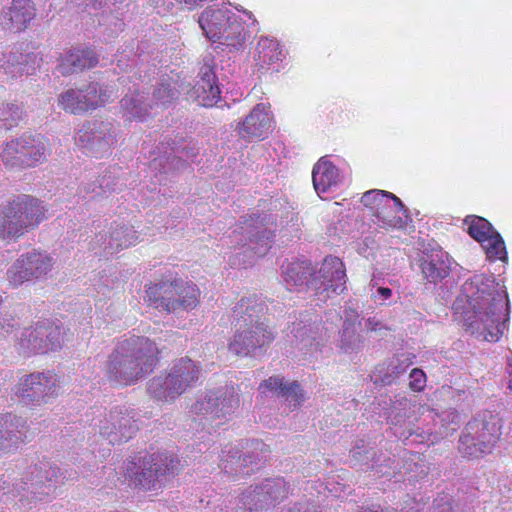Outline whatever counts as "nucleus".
I'll use <instances>...</instances> for the list:
<instances>
[{
	"label": "nucleus",
	"mask_w": 512,
	"mask_h": 512,
	"mask_svg": "<svg viewBox=\"0 0 512 512\" xmlns=\"http://www.w3.org/2000/svg\"><path fill=\"white\" fill-rule=\"evenodd\" d=\"M20 403L27 406H41L58 396L56 376L50 372H34L20 378L14 387Z\"/></svg>",
	"instance_id": "ddd939ff"
},
{
	"label": "nucleus",
	"mask_w": 512,
	"mask_h": 512,
	"mask_svg": "<svg viewBox=\"0 0 512 512\" xmlns=\"http://www.w3.org/2000/svg\"><path fill=\"white\" fill-rule=\"evenodd\" d=\"M288 491L289 485L284 478H267L240 494L236 512L268 511L282 502Z\"/></svg>",
	"instance_id": "f8f14e48"
},
{
	"label": "nucleus",
	"mask_w": 512,
	"mask_h": 512,
	"mask_svg": "<svg viewBox=\"0 0 512 512\" xmlns=\"http://www.w3.org/2000/svg\"><path fill=\"white\" fill-rule=\"evenodd\" d=\"M433 512H451L450 504L447 502L443 505H437L434 507Z\"/></svg>",
	"instance_id": "bf43d9fd"
},
{
	"label": "nucleus",
	"mask_w": 512,
	"mask_h": 512,
	"mask_svg": "<svg viewBox=\"0 0 512 512\" xmlns=\"http://www.w3.org/2000/svg\"><path fill=\"white\" fill-rule=\"evenodd\" d=\"M261 387H265L274 392L277 397L282 398L290 410L297 408L304 401L302 390L296 381L286 383L281 377H270L260 385Z\"/></svg>",
	"instance_id": "c9c22d12"
},
{
	"label": "nucleus",
	"mask_w": 512,
	"mask_h": 512,
	"mask_svg": "<svg viewBox=\"0 0 512 512\" xmlns=\"http://www.w3.org/2000/svg\"><path fill=\"white\" fill-rule=\"evenodd\" d=\"M500 429V419L490 412L472 419L459 437V453L468 459H478L491 453L499 439Z\"/></svg>",
	"instance_id": "423d86ee"
},
{
	"label": "nucleus",
	"mask_w": 512,
	"mask_h": 512,
	"mask_svg": "<svg viewBox=\"0 0 512 512\" xmlns=\"http://www.w3.org/2000/svg\"><path fill=\"white\" fill-rule=\"evenodd\" d=\"M269 446L262 440L247 441L245 451L230 448L222 452L220 468L225 474L231 476H250L259 470L268 460Z\"/></svg>",
	"instance_id": "9b49d317"
},
{
	"label": "nucleus",
	"mask_w": 512,
	"mask_h": 512,
	"mask_svg": "<svg viewBox=\"0 0 512 512\" xmlns=\"http://www.w3.org/2000/svg\"><path fill=\"white\" fill-rule=\"evenodd\" d=\"M21 491H27L25 486V481L21 479L18 482L11 483L10 477L2 476L0 480V493L3 495H13L17 496L21 493Z\"/></svg>",
	"instance_id": "09e8293b"
},
{
	"label": "nucleus",
	"mask_w": 512,
	"mask_h": 512,
	"mask_svg": "<svg viewBox=\"0 0 512 512\" xmlns=\"http://www.w3.org/2000/svg\"><path fill=\"white\" fill-rule=\"evenodd\" d=\"M146 287L145 301L159 311L177 313L192 310L199 303L200 290L197 285L173 273Z\"/></svg>",
	"instance_id": "20e7f679"
},
{
	"label": "nucleus",
	"mask_w": 512,
	"mask_h": 512,
	"mask_svg": "<svg viewBox=\"0 0 512 512\" xmlns=\"http://www.w3.org/2000/svg\"><path fill=\"white\" fill-rule=\"evenodd\" d=\"M98 63L95 51L89 47H75L66 52L60 59L57 71L63 75H71L93 68Z\"/></svg>",
	"instance_id": "473e14b6"
},
{
	"label": "nucleus",
	"mask_w": 512,
	"mask_h": 512,
	"mask_svg": "<svg viewBox=\"0 0 512 512\" xmlns=\"http://www.w3.org/2000/svg\"><path fill=\"white\" fill-rule=\"evenodd\" d=\"M233 234H239L245 237V242L241 244L243 253L248 251L253 252L258 257H263L271 248L274 239V233L263 226H255L246 224L233 231Z\"/></svg>",
	"instance_id": "c756f323"
},
{
	"label": "nucleus",
	"mask_w": 512,
	"mask_h": 512,
	"mask_svg": "<svg viewBox=\"0 0 512 512\" xmlns=\"http://www.w3.org/2000/svg\"><path fill=\"white\" fill-rule=\"evenodd\" d=\"M282 277L289 290L307 287L311 290L310 279L314 274L312 263L308 260H298L282 264Z\"/></svg>",
	"instance_id": "f704fd0d"
},
{
	"label": "nucleus",
	"mask_w": 512,
	"mask_h": 512,
	"mask_svg": "<svg viewBox=\"0 0 512 512\" xmlns=\"http://www.w3.org/2000/svg\"><path fill=\"white\" fill-rule=\"evenodd\" d=\"M137 412L127 406L113 407L99 421V433L111 445H119L132 439L139 430Z\"/></svg>",
	"instance_id": "4468645a"
},
{
	"label": "nucleus",
	"mask_w": 512,
	"mask_h": 512,
	"mask_svg": "<svg viewBox=\"0 0 512 512\" xmlns=\"http://www.w3.org/2000/svg\"><path fill=\"white\" fill-rule=\"evenodd\" d=\"M35 17V9L30 0H12L9 7H5L0 15V24L3 29L19 32Z\"/></svg>",
	"instance_id": "2f4dec72"
},
{
	"label": "nucleus",
	"mask_w": 512,
	"mask_h": 512,
	"mask_svg": "<svg viewBox=\"0 0 512 512\" xmlns=\"http://www.w3.org/2000/svg\"><path fill=\"white\" fill-rule=\"evenodd\" d=\"M357 317L354 311L346 314L340 334L339 348L347 354L357 353L363 347V337L356 327Z\"/></svg>",
	"instance_id": "ea45409f"
},
{
	"label": "nucleus",
	"mask_w": 512,
	"mask_h": 512,
	"mask_svg": "<svg viewBox=\"0 0 512 512\" xmlns=\"http://www.w3.org/2000/svg\"><path fill=\"white\" fill-rule=\"evenodd\" d=\"M272 117L269 107L257 104L245 119L238 123L237 131L242 138L264 139L271 130Z\"/></svg>",
	"instance_id": "c85d7f7f"
},
{
	"label": "nucleus",
	"mask_w": 512,
	"mask_h": 512,
	"mask_svg": "<svg viewBox=\"0 0 512 512\" xmlns=\"http://www.w3.org/2000/svg\"><path fill=\"white\" fill-rule=\"evenodd\" d=\"M211 54L203 56L196 84L187 92L189 98L203 107H213L221 99L222 74Z\"/></svg>",
	"instance_id": "2eb2a0df"
},
{
	"label": "nucleus",
	"mask_w": 512,
	"mask_h": 512,
	"mask_svg": "<svg viewBox=\"0 0 512 512\" xmlns=\"http://www.w3.org/2000/svg\"><path fill=\"white\" fill-rule=\"evenodd\" d=\"M312 180L318 195L326 193L339 184L338 168L327 157H321L313 167Z\"/></svg>",
	"instance_id": "e433bc0d"
},
{
	"label": "nucleus",
	"mask_w": 512,
	"mask_h": 512,
	"mask_svg": "<svg viewBox=\"0 0 512 512\" xmlns=\"http://www.w3.org/2000/svg\"><path fill=\"white\" fill-rule=\"evenodd\" d=\"M177 83L170 78H162L154 86L151 100L155 107L167 108L179 98Z\"/></svg>",
	"instance_id": "37998d69"
},
{
	"label": "nucleus",
	"mask_w": 512,
	"mask_h": 512,
	"mask_svg": "<svg viewBox=\"0 0 512 512\" xmlns=\"http://www.w3.org/2000/svg\"><path fill=\"white\" fill-rule=\"evenodd\" d=\"M408 366L405 361L397 358L392 359L388 363H383L375 368L372 380L375 384L391 385L406 372Z\"/></svg>",
	"instance_id": "a19ab883"
},
{
	"label": "nucleus",
	"mask_w": 512,
	"mask_h": 512,
	"mask_svg": "<svg viewBox=\"0 0 512 512\" xmlns=\"http://www.w3.org/2000/svg\"><path fill=\"white\" fill-rule=\"evenodd\" d=\"M281 512H321L319 507L313 503H295L289 508L282 509Z\"/></svg>",
	"instance_id": "3c124183"
},
{
	"label": "nucleus",
	"mask_w": 512,
	"mask_h": 512,
	"mask_svg": "<svg viewBox=\"0 0 512 512\" xmlns=\"http://www.w3.org/2000/svg\"><path fill=\"white\" fill-rule=\"evenodd\" d=\"M198 152V148L192 142H173L172 145L167 143V146L162 143L157 154L151 152V156H155L151 159L149 167L155 172V176L173 174L185 169L187 161H192Z\"/></svg>",
	"instance_id": "a211bd4d"
},
{
	"label": "nucleus",
	"mask_w": 512,
	"mask_h": 512,
	"mask_svg": "<svg viewBox=\"0 0 512 512\" xmlns=\"http://www.w3.org/2000/svg\"><path fill=\"white\" fill-rule=\"evenodd\" d=\"M97 96V106H99L100 104H104L105 102L111 99V97L113 96V91L108 89L107 87L103 89L99 85V89L97 90Z\"/></svg>",
	"instance_id": "864d4df0"
},
{
	"label": "nucleus",
	"mask_w": 512,
	"mask_h": 512,
	"mask_svg": "<svg viewBox=\"0 0 512 512\" xmlns=\"http://www.w3.org/2000/svg\"><path fill=\"white\" fill-rule=\"evenodd\" d=\"M378 325H380V323L372 318L366 320V328L369 330H376Z\"/></svg>",
	"instance_id": "052dcab7"
},
{
	"label": "nucleus",
	"mask_w": 512,
	"mask_h": 512,
	"mask_svg": "<svg viewBox=\"0 0 512 512\" xmlns=\"http://www.w3.org/2000/svg\"><path fill=\"white\" fill-rule=\"evenodd\" d=\"M121 107L130 118L144 120L153 109L154 104L151 99H147L144 94H125L121 100Z\"/></svg>",
	"instance_id": "79ce46f5"
},
{
	"label": "nucleus",
	"mask_w": 512,
	"mask_h": 512,
	"mask_svg": "<svg viewBox=\"0 0 512 512\" xmlns=\"http://www.w3.org/2000/svg\"><path fill=\"white\" fill-rule=\"evenodd\" d=\"M359 512H392L387 508H382L379 505H371L367 507H362Z\"/></svg>",
	"instance_id": "6e6d98bb"
},
{
	"label": "nucleus",
	"mask_w": 512,
	"mask_h": 512,
	"mask_svg": "<svg viewBox=\"0 0 512 512\" xmlns=\"http://www.w3.org/2000/svg\"><path fill=\"white\" fill-rule=\"evenodd\" d=\"M26 420L11 413L0 415V451L17 447L29 438Z\"/></svg>",
	"instance_id": "7c9ffc66"
},
{
	"label": "nucleus",
	"mask_w": 512,
	"mask_h": 512,
	"mask_svg": "<svg viewBox=\"0 0 512 512\" xmlns=\"http://www.w3.org/2000/svg\"><path fill=\"white\" fill-rule=\"evenodd\" d=\"M159 350L155 342L144 336L120 341L109 356L107 375L121 385H133L156 368Z\"/></svg>",
	"instance_id": "f03ea898"
},
{
	"label": "nucleus",
	"mask_w": 512,
	"mask_h": 512,
	"mask_svg": "<svg viewBox=\"0 0 512 512\" xmlns=\"http://www.w3.org/2000/svg\"><path fill=\"white\" fill-rule=\"evenodd\" d=\"M409 402L407 399L396 401L389 409L387 420L395 437L405 445L427 444L433 445L454 431L443 423V419L434 413H428L421 423L415 424L409 416Z\"/></svg>",
	"instance_id": "7ed1b4c3"
},
{
	"label": "nucleus",
	"mask_w": 512,
	"mask_h": 512,
	"mask_svg": "<svg viewBox=\"0 0 512 512\" xmlns=\"http://www.w3.org/2000/svg\"><path fill=\"white\" fill-rule=\"evenodd\" d=\"M465 224L468 225L469 235L481 243L488 258L507 260L504 240L488 220L480 216H467Z\"/></svg>",
	"instance_id": "5701e85b"
},
{
	"label": "nucleus",
	"mask_w": 512,
	"mask_h": 512,
	"mask_svg": "<svg viewBox=\"0 0 512 512\" xmlns=\"http://www.w3.org/2000/svg\"><path fill=\"white\" fill-rule=\"evenodd\" d=\"M409 386L413 391L420 392L426 386V374L420 368H414L409 374Z\"/></svg>",
	"instance_id": "8fccbe9b"
},
{
	"label": "nucleus",
	"mask_w": 512,
	"mask_h": 512,
	"mask_svg": "<svg viewBox=\"0 0 512 512\" xmlns=\"http://www.w3.org/2000/svg\"><path fill=\"white\" fill-rule=\"evenodd\" d=\"M106 1L107 0H84L87 6L91 5L95 9L102 7V5L106 3ZM113 1L117 2L118 0Z\"/></svg>",
	"instance_id": "13d9d810"
},
{
	"label": "nucleus",
	"mask_w": 512,
	"mask_h": 512,
	"mask_svg": "<svg viewBox=\"0 0 512 512\" xmlns=\"http://www.w3.org/2000/svg\"><path fill=\"white\" fill-rule=\"evenodd\" d=\"M351 462L354 464L367 465L371 469H375L382 475L388 474L384 468L396 469L395 460L385 456L382 452L375 450L371 444L364 439L355 442L350 450Z\"/></svg>",
	"instance_id": "cd10ccee"
},
{
	"label": "nucleus",
	"mask_w": 512,
	"mask_h": 512,
	"mask_svg": "<svg viewBox=\"0 0 512 512\" xmlns=\"http://www.w3.org/2000/svg\"><path fill=\"white\" fill-rule=\"evenodd\" d=\"M136 231L124 224L111 227L108 233H98L90 242L92 250L102 249L105 256L113 255L136 243Z\"/></svg>",
	"instance_id": "393cba45"
},
{
	"label": "nucleus",
	"mask_w": 512,
	"mask_h": 512,
	"mask_svg": "<svg viewBox=\"0 0 512 512\" xmlns=\"http://www.w3.org/2000/svg\"><path fill=\"white\" fill-rule=\"evenodd\" d=\"M205 36L230 50H238L245 42L243 23L228 9L206 8L199 17Z\"/></svg>",
	"instance_id": "9d476101"
},
{
	"label": "nucleus",
	"mask_w": 512,
	"mask_h": 512,
	"mask_svg": "<svg viewBox=\"0 0 512 512\" xmlns=\"http://www.w3.org/2000/svg\"><path fill=\"white\" fill-rule=\"evenodd\" d=\"M45 218L41 202L30 195H18L0 208V239L16 240L36 228Z\"/></svg>",
	"instance_id": "39448f33"
},
{
	"label": "nucleus",
	"mask_w": 512,
	"mask_h": 512,
	"mask_svg": "<svg viewBox=\"0 0 512 512\" xmlns=\"http://www.w3.org/2000/svg\"><path fill=\"white\" fill-rule=\"evenodd\" d=\"M274 339V332L268 324L234 328V335L228 348L238 356L261 357Z\"/></svg>",
	"instance_id": "f3484780"
},
{
	"label": "nucleus",
	"mask_w": 512,
	"mask_h": 512,
	"mask_svg": "<svg viewBox=\"0 0 512 512\" xmlns=\"http://www.w3.org/2000/svg\"><path fill=\"white\" fill-rule=\"evenodd\" d=\"M47 159V146L40 134L24 133L2 144L0 160L7 170L34 168Z\"/></svg>",
	"instance_id": "1a4fd4ad"
},
{
	"label": "nucleus",
	"mask_w": 512,
	"mask_h": 512,
	"mask_svg": "<svg viewBox=\"0 0 512 512\" xmlns=\"http://www.w3.org/2000/svg\"><path fill=\"white\" fill-rule=\"evenodd\" d=\"M23 119V109L16 103H0V128L10 130Z\"/></svg>",
	"instance_id": "de8ad7c7"
},
{
	"label": "nucleus",
	"mask_w": 512,
	"mask_h": 512,
	"mask_svg": "<svg viewBox=\"0 0 512 512\" xmlns=\"http://www.w3.org/2000/svg\"><path fill=\"white\" fill-rule=\"evenodd\" d=\"M118 81L121 83V84H124L126 82V78L125 77H120L118 79Z\"/></svg>",
	"instance_id": "680f3d73"
},
{
	"label": "nucleus",
	"mask_w": 512,
	"mask_h": 512,
	"mask_svg": "<svg viewBox=\"0 0 512 512\" xmlns=\"http://www.w3.org/2000/svg\"><path fill=\"white\" fill-rule=\"evenodd\" d=\"M239 405V397L234 388H219L201 394L192 405L191 411L197 415H210L212 418L226 417Z\"/></svg>",
	"instance_id": "4be33fe9"
},
{
	"label": "nucleus",
	"mask_w": 512,
	"mask_h": 512,
	"mask_svg": "<svg viewBox=\"0 0 512 512\" xmlns=\"http://www.w3.org/2000/svg\"><path fill=\"white\" fill-rule=\"evenodd\" d=\"M55 264V260L46 252L33 250L22 254L7 270V278L15 287L26 281L46 277Z\"/></svg>",
	"instance_id": "6ab92c4d"
},
{
	"label": "nucleus",
	"mask_w": 512,
	"mask_h": 512,
	"mask_svg": "<svg viewBox=\"0 0 512 512\" xmlns=\"http://www.w3.org/2000/svg\"><path fill=\"white\" fill-rule=\"evenodd\" d=\"M361 203L374 211V216L384 226L398 227L402 225L397 213L403 212L407 217L408 209L394 194L383 190H370L363 194Z\"/></svg>",
	"instance_id": "412c9836"
},
{
	"label": "nucleus",
	"mask_w": 512,
	"mask_h": 512,
	"mask_svg": "<svg viewBox=\"0 0 512 512\" xmlns=\"http://www.w3.org/2000/svg\"><path fill=\"white\" fill-rule=\"evenodd\" d=\"M40 336L47 345V352L61 348L64 338V328L50 321L38 322Z\"/></svg>",
	"instance_id": "a18cd8bd"
},
{
	"label": "nucleus",
	"mask_w": 512,
	"mask_h": 512,
	"mask_svg": "<svg viewBox=\"0 0 512 512\" xmlns=\"http://www.w3.org/2000/svg\"><path fill=\"white\" fill-rule=\"evenodd\" d=\"M298 326H299L298 328H293L292 332H296L295 337L296 338L301 337V342H304L305 341L304 336L306 335L307 328H306V326H300V324H298Z\"/></svg>",
	"instance_id": "4d7b16f0"
},
{
	"label": "nucleus",
	"mask_w": 512,
	"mask_h": 512,
	"mask_svg": "<svg viewBox=\"0 0 512 512\" xmlns=\"http://www.w3.org/2000/svg\"><path fill=\"white\" fill-rule=\"evenodd\" d=\"M201 373L200 366L188 357L173 363L167 375L153 377L148 383V393L159 401H173L195 386Z\"/></svg>",
	"instance_id": "0eeeda50"
},
{
	"label": "nucleus",
	"mask_w": 512,
	"mask_h": 512,
	"mask_svg": "<svg viewBox=\"0 0 512 512\" xmlns=\"http://www.w3.org/2000/svg\"><path fill=\"white\" fill-rule=\"evenodd\" d=\"M178 461L167 452H154L134 459L127 474L136 488L157 490L174 475Z\"/></svg>",
	"instance_id": "6e6552de"
},
{
	"label": "nucleus",
	"mask_w": 512,
	"mask_h": 512,
	"mask_svg": "<svg viewBox=\"0 0 512 512\" xmlns=\"http://www.w3.org/2000/svg\"><path fill=\"white\" fill-rule=\"evenodd\" d=\"M267 306L256 296L241 298L232 308L231 324L234 328L267 324Z\"/></svg>",
	"instance_id": "a878e982"
},
{
	"label": "nucleus",
	"mask_w": 512,
	"mask_h": 512,
	"mask_svg": "<svg viewBox=\"0 0 512 512\" xmlns=\"http://www.w3.org/2000/svg\"><path fill=\"white\" fill-rule=\"evenodd\" d=\"M19 347L26 356L47 353V345L40 336L38 323L35 327L24 329L19 340Z\"/></svg>",
	"instance_id": "c03bdc74"
},
{
	"label": "nucleus",
	"mask_w": 512,
	"mask_h": 512,
	"mask_svg": "<svg viewBox=\"0 0 512 512\" xmlns=\"http://www.w3.org/2000/svg\"><path fill=\"white\" fill-rule=\"evenodd\" d=\"M99 84L91 82L83 88L69 89L59 96V104L72 114H82L97 107Z\"/></svg>",
	"instance_id": "bb28decb"
},
{
	"label": "nucleus",
	"mask_w": 512,
	"mask_h": 512,
	"mask_svg": "<svg viewBox=\"0 0 512 512\" xmlns=\"http://www.w3.org/2000/svg\"><path fill=\"white\" fill-rule=\"evenodd\" d=\"M453 310L466 332L488 342H497L509 321L508 294L493 276L475 275L462 285Z\"/></svg>",
	"instance_id": "f257e3e1"
},
{
	"label": "nucleus",
	"mask_w": 512,
	"mask_h": 512,
	"mask_svg": "<svg viewBox=\"0 0 512 512\" xmlns=\"http://www.w3.org/2000/svg\"><path fill=\"white\" fill-rule=\"evenodd\" d=\"M419 261L423 277L430 283L437 284L450 274L451 261L446 252L436 250L424 253Z\"/></svg>",
	"instance_id": "72a5a7b5"
},
{
	"label": "nucleus",
	"mask_w": 512,
	"mask_h": 512,
	"mask_svg": "<svg viewBox=\"0 0 512 512\" xmlns=\"http://www.w3.org/2000/svg\"><path fill=\"white\" fill-rule=\"evenodd\" d=\"M14 330V323L11 319L0 317V340L7 337Z\"/></svg>",
	"instance_id": "603ef678"
},
{
	"label": "nucleus",
	"mask_w": 512,
	"mask_h": 512,
	"mask_svg": "<svg viewBox=\"0 0 512 512\" xmlns=\"http://www.w3.org/2000/svg\"><path fill=\"white\" fill-rule=\"evenodd\" d=\"M346 270L343 262L334 256H327L319 270L310 279L311 291L320 301L332 295H339L346 289Z\"/></svg>",
	"instance_id": "dca6fc26"
},
{
	"label": "nucleus",
	"mask_w": 512,
	"mask_h": 512,
	"mask_svg": "<svg viewBox=\"0 0 512 512\" xmlns=\"http://www.w3.org/2000/svg\"><path fill=\"white\" fill-rule=\"evenodd\" d=\"M376 293L377 295L374 297L379 296L382 300H387L392 296V290L388 287H378Z\"/></svg>",
	"instance_id": "5fc2aeb1"
},
{
	"label": "nucleus",
	"mask_w": 512,
	"mask_h": 512,
	"mask_svg": "<svg viewBox=\"0 0 512 512\" xmlns=\"http://www.w3.org/2000/svg\"><path fill=\"white\" fill-rule=\"evenodd\" d=\"M117 127L111 121L84 123L75 135V143L96 157L105 154L116 143Z\"/></svg>",
	"instance_id": "aec40b11"
},
{
	"label": "nucleus",
	"mask_w": 512,
	"mask_h": 512,
	"mask_svg": "<svg viewBox=\"0 0 512 512\" xmlns=\"http://www.w3.org/2000/svg\"><path fill=\"white\" fill-rule=\"evenodd\" d=\"M259 60L264 64L282 61L284 54L279 43L274 39L262 37L257 45Z\"/></svg>",
	"instance_id": "49530a36"
},
{
	"label": "nucleus",
	"mask_w": 512,
	"mask_h": 512,
	"mask_svg": "<svg viewBox=\"0 0 512 512\" xmlns=\"http://www.w3.org/2000/svg\"><path fill=\"white\" fill-rule=\"evenodd\" d=\"M37 56L33 53L23 54L18 50L11 51L8 55L4 56L1 67L7 75L12 78L22 76L23 74H32L35 70V63Z\"/></svg>",
	"instance_id": "4c0bfd02"
},
{
	"label": "nucleus",
	"mask_w": 512,
	"mask_h": 512,
	"mask_svg": "<svg viewBox=\"0 0 512 512\" xmlns=\"http://www.w3.org/2000/svg\"><path fill=\"white\" fill-rule=\"evenodd\" d=\"M30 475L31 478L25 481L26 490L39 500L54 494L57 484L64 483L66 479L61 469L48 461L35 465Z\"/></svg>",
	"instance_id": "b1692460"
},
{
	"label": "nucleus",
	"mask_w": 512,
	"mask_h": 512,
	"mask_svg": "<svg viewBox=\"0 0 512 512\" xmlns=\"http://www.w3.org/2000/svg\"><path fill=\"white\" fill-rule=\"evenodd\" d=\"M121 174L122 171L120 167H110L95 182L86 184L84 190L87 194H93V198L120 190L125 184L121 178Z\"/></svg>",
	"instance_id": "58836bf2"
}]
</instances>
